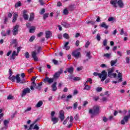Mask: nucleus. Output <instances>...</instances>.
Here are the masks:
<instances>
[{
	"mask_svg": "<svg viewBox=\"0 0 130 130\" xmlns=\"http://www.w3.org/2000/svg\"><path fill=\"white\" fill-rule=\"evenodd\" d=\"M10 76H9V79L12 81V82H15V79L16 81V83H20V84H24L26 83V80L25 79H21L20 78V75L17 74L16 77L13 76H12V72H10Z\"/></svg>",
	"mask_w": 130,
	"mask_h": 130,
	"instance_id": "1",
	"label": "nucleus"
},
{
	"mask_svg": "<svg viewBox=\"0 0 130 130\" xmlns=\"http://www.w3.org/2000/svg\"><path fill=\"white\" fill-rule=\"evenodd\" d=\"M93 76L95 77L99 76V78L101 79L102 82H104L106 78H107V72L105 70L103 71L101 73H98L97 72H94L93 73Z\"/></svg>",
	"mask_w": 130,
	"mask_h": 130,
	"instance_id": "2",
	"label": "nucleus"
},
{
	"mask_svg": "<svg viewBox=\"0 0 130 130\" xmlns=\"http://www.w3.org/2000/svg\"><path fill=\"white\" fill-rule=\"evenodd\" d=\"M89 113L92 115H97L100 113V109L98 106H95L92 109H89Z\"/></svg>",
	"mask_w": 130,
	"mask_h": 130,
	"instance_id": "3",
	"label": "nucleus"
},
{
	"mask_svg": "<svg viewBox=\"0 0 130 130\" xmlns=\"http://www.w3.org/2000/svg\"><path fill=\"white\" fill-rule=\"evenodd\" d=\"M108 76L109 77V78H116L117 75L116 73H113V72H114V68H110L108 70Z\"/></svg>",
	"mask_w": 130,
	"mask_h": 130,
	"instance_id": "4",
	"label": "nucleus"
},
{
	"mask_svg": "<svg viewBox=\"0 0 130 130\" xmlns=\"http://www.w3.org/2000/svg\"><path fill=\"white\" fill-rule=\"evenodd\" d=\"M130 118V110L128 111V114L126 116H124L122 120H121L120 123L124 125L125 124V123L128 121V119Z\"/></svg>",
	"mask_w": 130,
	"mask_h": 130,
	"instance_id": "5",
	"label": "nucleus"
},
{
	"mask_svg": "<svg viewBox=\"0 0 130 130\" xmlns=\"http://www.w3.org/2000/svg\"><path fill=\"white\" fill-rule=\"evenodd\" d=\"M37 54H38V53H37L36 51H33L31 52V57L35 61H38Z\"/></svg>",
	"mask_w": 130,
	"mask_h": 130,
	"instance_id": "6",
	"label": "nucleus"
},
{
	"mask_svg": "<svg viewBox=\"0 0 130 130\" xmlns=\"http://www.w3.org/2000/svg\"><path fill=\"white\" fill-rule=\"evenodd\" d=\"M19 25H16L13 27V29L12 30V33L14 36H16L17 34H18V32L19 31Z\"/></svg>",
	"mask_w": 130,
	"mask_h": 130,
	"instance_id": "7",
	"label": "nucleus"
},
{
	"mask_svg": "<svg viewBox=\"0 0 130 130\" xmlns=\"http://www.w3.org/2000/svg\"><path fill=\"white\" fill-rule=\"evenodd\" d=\"M30 92H31V90H30V88H29L28 87L25 88L22 91L21 97H24V96H26V94H29Z\"/></svg>",
	"mask_w": 130,
	"mask_h": 130,
	"instance_id": "8",
	"label": "nucleus"
},
{
	"mask_svg": "<svg viewBox=\"0 0 130 130\" xmlns=\"http://www.w3.org/2000/svg\"><path fill=\"white\" fill-rule=\"evenodd\" d=\"M63 72L62 70L60 69L59 71L56 72L53 76L54 79H58L59 76L61 75V73H63Z\"/></svg>",
	"mask_w": 130,
	"mask_h": 130,
	"instance_id": "9",
	"label": "nucleus"
},
{
	"mask_svg": "<svg viewBox=\"0 0 130 130\" xmlns=\"http://www.w3.org/2000/svg\"><path fill=\"white\" fill-rule=\"evenodd\" d=\"M54 80V79L53 78L46 77L45 79H44V82L46 83L47 82L48 84H51L52 83H53Z\"/></svg>",
	"mask_w": 130,
	"mask_h": 130,
	"instance_id": "10",
	"label": "nucleus"
},
{
	"mask_svg": "<svg viewBox=\"0 0 130 130\" xmlns=\"http://www.w3.org/2000/svg\"><path fill=\"white\" fill-rule=\"evenodd\" d=\"M116 73H118L117 77L119 79V81L118 82V83H119L120 82H122V73L118 72V70H116Z\"/></svg>",
	"mask_w": 130,
	"mask_h": 130,
	"instance_id": "11",
	"label": "nucleus"
},
{
	"mask_svg": "<svg viewBox=\"0 0 130 130\" xmlns=\"http://www.w3.org/2000/svg\"><path fill=\"white\" fill-rule=\"evenodd\" d=\"M59 117L61 121L64 119V111L63 110L60 111Z\"/></svg>",
	"mask_w": 130,
	"mask_h": 130,
	"instance_id": "12",
	"label": "nucleus"
},
{
	"mask_svg": "<svg viewBox=\"0 0 130 130\" xmlns=\"http://www.w3.org/2000/svg\"><path fill=\"white\" fill-rule=\"evenodd\" d=\"M72 55L76 58H78L81 55V52H79L78 51H74L72 52Z\"/></svg>",
	"mask_w": 130,
	"mask_h": 130,
	"instance_id": "13",
	"label": "nucleus"
},
{
	"mask_svg": "<svg viewBox=\"0 0 130 130\" xmlns=\"http://www.w3.org/2000/svg\"><path fill=\"white\" fill-rule=\"evenodd\" d=\"M57 84V82H54L53 84L51 85L52 91H53V92H55V91L57 90V87H56Z\"/></svg>",
	"mask_w": 130,
	"mask_h": 130,
	"instance_id": "14",
	"label": "nucleus"
},
{
	"mask_svg": "<svg viewBox=\"0 0 130 130\" xmlns=\"http://www.w3.org/2000/svg\"><path fill=\"white\" fill-rule=\"evenodd\" d=\"M110 4L111 5H112L114 8H117V6H116L117 0H111Z\"/></svg>",
	"mask_w": 130,
	"mask_h": 130,
	"instance_id": "15",
	"label": "nucleus"
},
{
	"mask_svg": "<svg viewBox=\"0 0 130 130\" xmlns=\"http://www.w3.org/2000/svg\"><path fill=\"white\" fill-rule=\"evenodd\" d=\"M45 34H46V38H47V39H48L49 37H51V36H52V34L51 33V31H46L45 32Z\"/></svg>",
	"mask_w": 130,
	"mask_h": 130,
	"instance_id": "16",
	"label": "nucleus"
},
{
	"mask_svg": "<svg viewBox=\"0 0 130 130\" xmlns=\"http://www.w3.org/2000/svg\"><path fill=\"white\" fill-rule=\"evenodd\" d=\"M51 121H53V124H55L58 122V118L56 117H51Z\"/></svg>",
	"mask_w": 130,
	"mask_h": 130,
	"instance_id": "17",
	"label": "nucleus"
},
{
	"mask_svg": "<svg viewBox=\"0 0 130 130\" xmlns=\"http://www.w3.org/2000/svg\"><path fill=\"white\" fill-rule=\"evenodd\" d=\"M19 55V53L16 51H13L12 53L11 58L12 59H15V56H18Z\"/></svg>",
	"mask_w": 130,
	"mask_h": 130,
	"instance_id": "18",
	"label": "nucleus"
},
{
	"mask_svg": "<svg viewBox=\"0 0 130 130\" xmlns=\"http://www.w3.org/2000/svg\"><path fill=\"white\" fill-rule=\"evenodd\" d=\"M61 25H63V27H64V28H70V27L71 26V25L66 22H62L61 23Z\"/></svg>",
	"mask_w": 130,
	"mask_h": 130,
	"instance_id": "19",
	"label": "nucleus"
},
{
	"mask_svg": "<svg viewBox=\"0 0 130 130\" xmlns=\"http://www.w3.org/2000/svg\"><path fill=\"white\" fill-rule=\"evenodd\" d=\"M69 42H67L64 45V49H66V50H69L70 48H71V47L69 45Z\"/></svg>",
	"mask_w": 130,
	"mask_h": 130,
	"instance_id": "20",
	"label": "nucleus"
},
{
	"mask_svg": "<svg viewBox=\"0 0 130 130\" xmlns=\"http://www.w3.org/2000/svg\"><path fill=\"white\" fill-rule=\"evenodd\" d=\"M9 122H10V119L5 120L4 121V125L5 126V128H8V124H9Z\"/></svg>",
	"mask_w": 130,
	"mask_h": 130,
	"instance_id": "21",
	"label": "nucleus"
},
{
	"mask_svg": "<svg viewBox=\"0 0 130 130\" xmlns=\"http://www.w3.org/2000/svg\"><path fill=\"white\" fill-rule=\"evenodd\" d=\"M117 4H118V6H119V8H123V3L122 0L117 1Z\"/></svg>",
	"mask_w": 130,
	"mask_h": 130,
	"instance_id": "22",
	"label": "nucleus"
},
{
	"mask_svg": "<svg viewBox=\"0 0 130 130\" xmlns=\"http://www.w3.org/2000/svg\"><path fill=\"white\" fill-rule=\"evenodd\" d=\"M43 105V102L42 101H40L36 105V107L39 108V107H41Z\"/></svg>",
	"mask_w": 130,
	"mask_h": 130,
	"instance_id": "23",
	"label": "nucleus"
},
{
	"mask_svg": "<svg viewBox=\"0 0 130 130\" xmlns=\"http://www.w3.org/2000/svg\"><path fill=\"white\" fill-rule=\"evenodd\" d=\"M42 86V82H40L38 84V85H36V89L40 91L41 90V87Z\"/></svg>",
	"mask_w": 130,
	"mask_h": 130,
	"instance_id": "24",
	"label": "nucleus"
},
{
	"mask_svg": "<svg viewBox=\"0 0 130 130\" xmlns=\"http://www.w3.org/2000/svg\"><path fill=\"white\" fill-rule=\"evenodd\" d=\"M67 71L68 73L70 74H73V72H74V68L73 67H70L69 68H68L67 69Z\"/></svg>",
	"mask_w": 130,
	"mask_h": 130,
	"instance_id": "25",
	"label": "nucleus"
},
{
	"mask_svg": "<svg viewBox=\"0 0 130 130\" xmlns=\"http://www.w3.org/2000/svg\"><path fill=\"white\" fill-rule=\"evenodd\" d=\"M35 30H36V27H35V26L30 27L29 28V33H34Z\"/></svg>",
	"mask_w": 130,
	"mask_h": 130,
	"instance_id": "26",
	"label": "nucleus"
},
{
	"mask_svg": "<svg viewBox=\"0 0 130 130\" xmlns=\"http://www.w3.org/2000/svg\"><path fill=\"white\" fill-rule=\"evenodd\" d=\"M21 6L22 3H21V1H19L16 4H15V7L16 9H17V8H19V7H21Z\"/></svg>",
	"mask_w": 130,
	"mask_h": 130,
	"instance_id": "27",
	"label": "nucleus"
},
{
	"mask_svg": "<svg viewBox=\"0 0 130 130\" xmlns=\"http://www.w3.org/2000/svg\"><path fill=\"white\" fill-rule=\"evenodd\" d=\"M100 26L102 28H105V29H108V25H106V24H105L104 22L101 24Z\"/></svg>",
	"mask_w": 130,
	"mask_h": 130,
	"instance_id": "28",
	"label": "nucleus"
},
{
	"mask_svg": "<svg viewBox=\"0 0 130 130\" xmlns=\"http://www.w3.org/2000/svg\"><path fill=\"white\" fill-rule=\"evenodd\" d=\"M63 37L66 39H70V36L67 33H64L63 35Z\"/></svg>",
	"mask_w": 130,
	"mask_h": 130,
	"instance_id": "29",
	"label": "nucleus"
},
{
	"mask_svg": "<svg viewBox=\"0 0 130 130\" xmlns=\"http://www.w3.org/2000/svg\"><path fill=\"white\" fill-rule=\"evenodd\" d=\"M27 13H28V11H27V10H24L23 11V17H29Z\"/></svg>",
	"mask_w": 130,
	"mask_h": 130,
	"instance_id": "30",
	"label": "nucleus"
},
{
	"mask_svg": "<svg viewBox=\"0 0 130 130\" xmlns=\"http://www.w3.org/2000/svg\"><path fill=\"white\" fill-rule=\"evenodd\" d=\"M117 62V59H116L115 60H111V67H113Z\"/></svg>",
	"mask_w": 130,
	"mask_h": 130,
	"instance_id": "31",
	"label": "nucleus"
},
{
	"mask_svg": "<svg viewBox=\"0 0 130 130\" xmlns=\"http://www.w3.org/2000/svg\"><path fill=\"white\" fill-rule=\"evenodd\" d=\"M72 98H73V95H72V94H69L67 97L66 101L68 102L69 99H72Z\"/></svg>",
	"mask_w": 130,
	"mask_h": 130,
	"instance_id": "32",
	"label": "nucleus"
},
{
	"mask_svg": "<svg viewBox=\"0 0 130 130\" xmlns=\"http://www.w3.org/2000/svg\"><path fill=\"white\" fill-rule=\"evenodd\" d=\"M63 14L64 15H68L69 14V11L68 10V9L66 8V9H64L63 11Z\"/></svg>",
	"mask_w": 130,
	"mask_h": 130,
	"instance_id": "33",
	"label": "nucleus"
},
{
	"mask_svg": "<svg viewBox=\"0 0 130 130\" xmlns=\"http://www.w3.org/2000/svg\"><path fill=\"white\" fill-rule=\"evenodd\" d=\"M78 108V103H75L73 105V109L74 110H76V109H77V108Z\"/></svg>",
	"mask_w": 130,
	"mask_h": 130,
	"instance_id": "34",
	"label": "nucleus"
},
{
	"mask_svg": "<svg viewBox=\"0 0 130 130\" xmlns=\"http://www.w3.org/2000/svg\"><path fill=\"white\" fill-rule=\"evenodd\" d=\"M110 55H111V54L106 53V54H104L103 56L105 57H106L107 58H109L110 57Z\"/></svg>",
	"mask_w": 130,
	"mask_h": 130,
	"instance_id": "35",
	"label": "nucleus"
},
{
	"mask_svg": "<svg viewBox=\"0 0 130 130\" xmlns=\"http://www.w3.org/2000/svg\"><path fill=\"white\" fill-rule=\"evenodd\" d=\"M91 88H92L91 86L89 85H86V86H85L84 87V90H87V91H89V90H90Z\"/></svg>",
	"mask_w": 130,
	"mask_h": 130,
	"instance_id": "36",
	"label": "nucleus"
},
{
	"mask_svg": "<svg viewBox=\"0 0 130 130\" xmlns=\"http://www.w3.org/2000/svg\"><path fill=\"white\" fill-rule=\"evenodd\" d=\"M8 100H12L14 99V96L12 95H9L7 96Z\"/></svg>",
	"mask_w": 130,
	"mask_h": 130,
	"instance_id": "37",
	"label": "nucleus"
},
{
	"mask_svg": "<svg viewBox=\"0 0 130 130\" xmlns=\"http://www.w3.org/2000/svg\"><path fill=\"white\" fill-rule=\"evenodd\" d=\"M69 119H70V117L68 116L67 117L66 119L63 121V124H67V123H68V121L69 120Z\"/></svg>",
	"mask_w": 130,
	"mask_h": 130,
	"instance_id": "38",
	"label": "nucleus"
},
{
	"mask_svg": "<svg viewBox=\"0 0 130 130\" xmlns=\"http://www.w3.org/2000/svg\"><path fill=\"white\" fill-rule=\"evenodd\" d=\"M96 39L98 41H100V40H101V37H100V34H97Z\"/></svg>",
	"mask_w": 130,
	"mask_h": 130,
	"instance_id": "39",
	"label": "nucleus"
},
{
	"mask_svg": "<svg viewBox=\"0 0 130 130\" xmlns=\"http://www.w3.org/2000/svg\"><path fill=\"white\" fill-rule=\"evenodd\" d=\"M25 56L26 58H29V57H30V54H29V52H25Z\"/></svg>",
	"mask_w": 130,
	"mask_h": 130,
	"instance_id": "40",
	"label": "nucleus"
},
{
	"mask_svg": "<svg viewBox=\"0 0 130 130\" xmlns=\"http://www.w3.org/2000/svg\"><path fill=\"white\" fill-rule=\"evenodd\" d=\"M86 56L89 59L91 58V52H88L86 54Z\"/></svg>",
	"mask_w": 130,
	"mask_h": 130,
	"instance_id": "41",
	"label": "nucleus"
},
{
	"mask_svg": "<svg viewBox=\"0 0 130 130\" xmlns=\"http://www.w3.org/2000/svg\"><path fill=\"white\" fill-rule=\"evenodd\" d=\"M96 92H101L102 91V87H98L96 88Z\"/></svg>",
	"mask_w": 130,
	"mask_h": 130,
	"instance_id": "42",
	"label": "nucleus"
},
{
	"mask_svg": "<svg viewBox=\"0 0 130 130\" xmlns=\"http://www.w3.org/2000/svg\"><path fill=\"white\" fill-rule=\"evenodd\" d=\"M44 13H45V9H42L41 10V11H40V14H41V15H43V14Z\"/></svg>",
	"mask_w": 130,
	"mask_h": 130,
	"instance_id": "43",
	"label": "nucleus"
},
{
	"mask_svg": "<svg viewBox=\"0 0 130 130\" xmlns=\"http://www.w3.org/2000/svg\"><path fill=\"white\" fill-rule=\"evenodd\" d=\"M74 81H81V78L80 77H74L73 78Z\"/></svg>",
	"mask_w": 130,
	"mask_h": 130,
	"instance_id": "44",
	"label": "nucleus"
},
{
	"mask_svg": "<svg viewBox=\"0 0 130 130\" xmlns=\"http://www.w3.org/2000/svg\"><path fill=\"white\" fill-rule=\"evenodd\" d=\"M103 44L104 46H106V45H107V40H104L103 42Z\"/></svg>",
	"mask_w": 130,
	"mask_h": 130,
	"instance_id": "45",
	"label": "nucleus"
},
{
	"mask_svg": "<svg viewBox=\"0 0 130 130\" xmlns=\"http://www.w3.org/2000/svg\"><path fill=\"white\" fill-rule=\"evenodd\" d=\"M34 39H35V36H32L30 39H29V41L30 42H33L34 41Z\"/></svg>",
	"mask_w": 130,
	"mask_h": 130,
	"instance_id": "46",
	"label": "nucleus"
},
{
	"mask_svg": "<svg viewBox=\"0 0 130 130\" xmlns=\"http://www.w3.org/2000/svg\"><path fill=\"white\" fill-rule=\"evenodd\" d=\"M31 86V87H34V88H36L37 84H36V83H35V82L34 81L32 82Z\"/></svg>",
	"mask_w": 130,
	"mask_h": 130,
	"instance_id": "47",
	"label": "nucleus"
},
{
	"mask_svg": "<svg viewBox=\"0 0 130 130\" xmlns=\"http://www.w3.org/2000/svg\"><path fill=\"white\" fill-rule=\"evenodd\" d=\"M89 83L90 84H92V82H93V80H92V79L91 78H88V80L86 81V83Z\"/></svg>",
	"mask_w": 130,
	"mask_h": 130,
	"instance_id": "48",
	"label": "nucleus"
},
{
	"mask_svg": "<svg viewBox=\"0 0 130 130\" xmlns=\"http://www.w3.org/2000/svg\"><path fill=\"white\" fill-rule=\"evenodd\" d=\"M33 129L39 130V127L38 126V125H37V124H36L34 127Z\"/></svg>",
	"mask_w": 130,
	"mask_h": 130,
	"instance_id": "49",
	"label": "nucleus"
},
{
	"mask_svg": "<svg viewBox=\"0 0 130 130\" xmlns=\"http://www.w3.org/2000/svg\"><path fill=\"white\" fill-rule=\"evenodd\" d=\"M89 45H90V42L88 41L85 44V47H86V48H88V47H89Z\"/></svg>",
	"mask_w": 130,
	"mask_h": 130,
	"instance_id": "50",
	"label": "nucleus"
},
{
	"mask_svg": "<svg viewBox=\"0 0 130 130\" xmlns=\"http://www.w3.org/2000/svg\"><path fill=\"white\" fill-rule=\"evenodd\" d=\"M108 21H109V22H112V21H114V18L113 17H109L108 18Z\"/></svg>",
	"mask_w": 130,
	"mask_h": 130,
	"instance_id": "51",
	"label": "nucleus"
},
{
	"mask_svg": "<svg viewBox=\"0 0 130 130\" xmlns=\"http://www.w3.org/2000/svg\"><path fill=\"white\" fill-rule=\"evenodd\" d=\"M124 34V31L123 30V28H121L120 31V35H123Z\"/></svg>",
	"mask_w": 130,
	"mask_h": 130,
	"instance_id": "52",
	"label": "nucleus"
},
{
	"mask_svg": "<svg viewBox=\"0 0 130 130\" xmlns=\"http://www.w3.org/2000/svg\"><path fill=\"white\" fill-rule=\"evenodd\" d=\"M103 120L104 122H107V120H108V119H107V118H106V117H103Z\"/></svg>",
	"mask_w": 130,
	"mask_h": 130,
	"instance_id": "53",
	"label": "nucleus"
},
{
	"mask_svg": "<svg viewBox=\"0 0 130 130\" xmlns=\"http://www.w3.org/2000/svg\"><path fill=\"white\" fill-rule=\"evenodd\" d=\"M53 62L54 64H58V61H57L55 59L53 60Z\"/></svg>",
	"mask_w": 130,
	"mask_h": 130,
	"instance_id": "54",
	"label": "nucleus"
},
{
	"mask_svg": "<svg viewBox=\"0 0 130 130\" xmlns=\"http://www.w3.org/2000/svg\"><path fill=\"white\" fill-rule=\"evenodd\" d=\"M12 52H13L12 51H9L7 52V56H10V55H11V54H12Z\"/></svg>",
	"mask_w": 130,
	"mask_h": 130,
	"instance_id": "55",
	"label": "nucleus"
},
{
	"mask_svg": "<svg viewBox=\"0 0 130 130\" xmlns=\"http://www.w3.org/2000/svg\"><path fill=\"white\" fill-rule=\"evenodd\" d=\"M87 24H91L92 25H94L95 24V22L92 21H87Z\"/></svg>",
	"mask_w": 130,
	"mask_h": 130,
	"instance_id": "56",
	"label": "nucleus"
},
{
	"mask_svg": "<svg viewBox=\"0 0 130 130\" xmlns=\"http://www.w3.org/2000/svg\"><path fill=\"white\" fill-rule=\"evenodd\" d=\"M39 2L40 3L41 6H43L44 5V2H43V0H39Z\"/></svg>",
	"mask_w": 130,
	"mask_h": 130,
	"instance_id": "57",
	"label": "nucleus"
},
{
	"mask_svg": "<svg viewBox=\"0 0 130 130\" xmlns=\"http://www.w3.org/2000/svg\"><path fill=\"white\" fill-rule=\"evenodd\" d=\"M55 114V112H54V111H52L51 112V117H53V116H54Z\"/></svg>",
	"mask_w": 130,
	"mask_h": 130,
	"instance_id": "58",
	"label": "nucleus"
},
{
	"mask_svg": "<svg viewBox=\"0 0 130 130\" xmlns=\"http://www.w3.org/2000/svg\"><path fill=\"white\" fill-rule=\"evenodd\" d=\"M13 17H18V16L19 15V13H18V12H15L13 13Z\"/></svg>",
	"mask_w": 130,
	"mask_h": 130,
	"instance_id": "59",
	"label": "nucleus"
},
{
	"mask_svg": "<svg viewBox=\"0 0 130 130\" xmlns=\"http://www.w3.org/2000/svg\"><path fill=\"white\" fill-rule=\"evenodd\" d=\"M102 100V101H103V102H106L107 101V98L105 97H103Z\"/></svg>",
	"mask_w": 130,
	"mask_h": 130,
	"instance_id": "60",
	"label": "nucleus"
},
{
	"mask_svg": "<svg viewBox=\"0 0 130 130\" xmlns=\"http://www.w3.org/2000/svg\"><path fill=\"white\" fill-rule=\"evenodd\" d=\"M126 63H129V58L128 57H126Z\"/></svg>",
	"mask_w": 130,
	"mask_h": 130,
	"instance_id": "61",
	"label": "nucleus"
},
{
	"mask_svg": "<svg viewBox=\"0 0 130 130\" xmlns=\"http://www.w3.org/2000/svg\"><path fill=\"white\" fill-rule=\"evenodd\" d=\"M43 35V32H40L39 34H38V37H41Z\"/></svg>",
	"mask_w": 130,
	"mask_h": 130,
	"instance_id": "62",
	"label": "nucleus"
},
{
	"mask_svg": "<svg viewBox=\"0 0 130 130\" xmlns=\"http://www.w3.org/2000/svg\"><path fill=\"white\" fill-rule=\"evenodd\" d=\"M73 120H74V117H73V116H70V122H73Z\"/></svg>",
	"mask_w": 130,
	"mask_h": 130,
	"instance_id": "63",
	"label": "nucleus"
},
{
	"mask_svg": "<svg viewBox=\"0 0 130 130\" xmlns=\"http://www.w3.org/2000/svg\"><path fill=\"white\" fill-rule=\"evenodd\" d=\"M1 34L2 35V36H4V37H6L7 36V34L5 33V31H3L2 32H1Z\"/></svg>",
	"mask_w": 130,
	"mask_h": 130,
	"instance_id": "64",
	"label": "nucleus"
}]
</instances>
